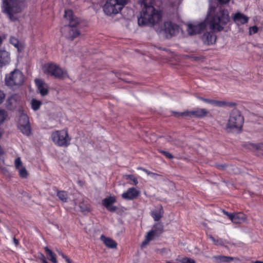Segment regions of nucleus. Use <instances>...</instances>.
Wrapping results in <instances>:
<instances>
[{
    "instance_id": "f257e3e1",
    "label": "nucleus",
    "mask_w": 263,
    "mask_h": 263,
    "mask_svg": "<svg viewBox=\"0 0 263 263\" xmlns=\"http://www.w3.org/2000/svg\"><path fill=\"white\" fill-rule=\"evenodd\" d=\"M140 2L143 8L138 19L139 26H153L161 20L160 11L153 6L154 0H140Z\"/></svg>"
},
{
    "instance_id": "f03ea898",
    "label": "nucleus",
    "mask_w": 263,
    "mask_h": 263,
    "mask_svg": "<svg viewBox=\"0 0 263 263\" xmlns=\"http://www.w3.org/2000/svg\"><path fill=\"white\" fill-rule=\"evenodd\" d=\"M215 11V7L210 6L208 14L212 15L210 20V27L214 31H220L230 20L229 12L227 10L222 8L216 12Z\"/></svg>"
},
{
    "instance_id": "7ed1b4c3",
    "label": "nucleus",
    "mask_w": 263,
    "mask_h": 263,
    "mask_svg": "<svg viewBox=\"0 0 263 263\" xmlns=\"http://www.w3.org/2000/svg\"><path fill=\"white\" fill-rule=\"evenodd\" d=\"M64 17L69 21V25L65 26L62 32L67 39L73 41L80 35V31L78 28L80 20L73 15V11L70 9L65 10Z\"/></svg>"
},
{
    "instance_id": "20e7f679",
    "label": "nucleus",
    "mask_w": 263,
    "mask_h": 263,
    "mask_svg": "<svg viewBox=\"0 0 263 263\" xmlns=\"http://www.w3.org/2000/svg\"><path fill=\"white\" fill-rule=\"evenodd\" d=\"M26 6L20 0H2V11L6 14L9 20L15 21L17 18L15 14L21 13L23 8Z\"/></svg>"
},
{
    "instance_id": "39448f33",
    "label": "nucleus",
    "mask_w": 263,
    "mask_h": 263,
    "mask_svg": "<svg viewBox=\"0 0 263 263\" xmlns=\"http://www.w3.org/2000/svg\"><path fill=\"white\" fill-rule=\"evenodd\" d=\"M24 80L25 77L22 72L18 69H15L6 74L5 84L9 88L15 89L22 85Z\"/></svg>"
},
{
    "instance_id": "423d86ee",
    "label": "nucleus",
    "mask_w": 263,
    "mask_h": 263,
    "mask_svg": "<svg viewBox=\"0 0 263 263\" xmlns=\"http://www.w3.org/2000/svg\"><path fill=\"white\" fill-rule=\"evenodd\" d=\"M243 117L240 112L237 109H234L230 114L229 119L227 124V128L230 129H241L243 124Z\"/></svg>"
},
{
    "instance_id": "0eeeda50",
    "label": "nucleus",
    "mask_w": 263,
    "mask_h": 263,
    "mask_svg": "<svg viewBox=\"0 0 263 263\" xmlns=\"http://www.w3.org/2000/svg\"><path fill=\"white\" fill-rule=\"evenodd\" d=\"M51 138L54 143L59 146L67 147L70 144L71 138L69 137L67 131L57 130L51 134Z\"/></svg>"
},
{
    "instance_id": "6e6552de",
    "label": "nucleus",
    "mask_w": 263,
    "mask_h": 263,
    "mask_svg": "<svg viewBox=\"0 0 263 263\" xmlns=\"http://www.w3.org/2000/svg\"><path fill=\"white\" fill-rule=\"evenodd\" d=\"M43 70L45 74H50L55 78L63 79L67 75L66 71L53 63L45 64Z\"/></svg>"
},
{
    "instance_id": "1a4fd4ad",
    "label": "nucleus",
    "mask_w": 263,
    "mask_h": 263,
    "mask_svg": "<svg viewBox=\"0 0 263 263\" xmlns=\"http://www.w3.org/2000/svg\"><path fill=\"white\" fill-rule=\"evenodd\" d=\"M173 113L176 117H179L180 116H187L191 118L195 117L197 118H202L207 116L208 111L206 109L197 108L195 110L192 111L186 110L181 112L173 111Z\"/></svg>"
},
{
    "instance_id": "9d476101",
    "label": "nucleus",
    "mask_w": 263,
    "mask_h": 263,
    "mask_svg": "<svg viewBox=\"0 0 263 263\" xmlns=\"http://www.w3.org/2000/svg\"><path fill=\"white\" fill-rule=\"evenodd\" d=\"M117 0H108L103 7V11L108 15L118 13L122 8L117 4Z\"/></svg>"
},
{
    "instance_id": "9b49d317",
    "label": "nucleus",
    "mask_w": 263,
    "mask_h": 263,
    "mask_svg": "<svg viewBox=\"0 0 263 263\" xmlns=\"http://www.w3.org/2000/svg\"><path fill=\"white\" fill-rule=\"evenodd\" d=\"M162 30L165 34L166 37L170 39L179 32V26L175 23L167 21L164 23Z\"/></svg>"
},
{
    "instance_id": "f8f14e48",
    "label": "nucleus",
    "mask_w": 263,
    "mask_h": 263,
    "mask_svg": "<svg viewBox=\"0 0 263 263\" xmlns=\"http://www.w3.org/2000/svg\"><path fill=\"white\" fill-rule=\"evenodd\" d=\"M197 98L198 99H199L205 103H208L211 104L214 106H218V107H221L228 106L229 107L232 108L236 105V103H234V102L209 99H206V98H203V97H200V96H197Z\"/></svg>"
},
{
    "instance_id": "ddd939ff",
    "label": "nucleus",
    "mask_w": 263,
    "mask_h": 263,
    "mask_svg": "<svg viewBox=\"0 0 263 263\" xmlns=\"http://www.w3.org/2000/svg\"><path fill=\"white\" fill-rule=\"evenodd\" d=\"M206 27L205 22H202L197 24H190L187 25V31L189 35H194L200 33Z\"/></svg>"
},
{
    "instance_id": "4468645a",
    "label": "nucleus",
    "mask_w": 263,
    "mask_h": 263,
    "mask_svg": "<svg viewBox=\"0 0 263 263\" xmlns=\"http://www.w3.org/2000/svg\"><path fill=\"white\" fill-rule=\"evenodd\" d=\"M140 192L135 187H131L122 194V197L127 200H133L137 198Z\"/></svg>"
},
{
    "instance_id": "2eb2a0df",
    "label": "nucleus",
    "mask_w": 263,
    "mask_h": 263,
    "mask_svg": "<svg viewBox=\"0 0 263 263\" xmlns=\"http://www.w3.org/2000/svg\"><path fill=\"white\" fill-rule=\"evenodd\" d=\"M10 62V53L5 50H0V68L9 64Z\"/></svg>"
},
{
    "instance_id": "dca6fc26",
    "label": "nucleus",
    "mask_w": 263,
    "mask_h": 263,
    "mask_svg": "<svg viewBox=\"0 0 263 263\" xmlns=\"http://www.w3.org/2000/svg\"><path fill=\"white\" fill-rule=\"evenodd\" d=\"M233 20L237 25H240L248 23L249 17L242 13L237 12L233 16Z\"/></svg>"
},
{
    "instance_id": "f3484780",
    "label": "nucleus",
    "mask_w": 263,
    "mask_h": 263,
    "mask_svg": "<svg viewBox=\"0 0 263 263\" xmlns=\"http://www.w3.org/2000/svg\"><path fill=\"white\" fill-rule=\"evenodd\" d=\"M35 82L40 93L42 96H46L48 93L49 91L47 86L43 80L35 79Z\"/></svg>"
},
{
    "instance_id": "a211bd4d",
    "label": "nucleus",
    "mask_w": 263,
    "mask_h": 263,
    "mask_svg": "<svg viewBox=\"0 0 263 263\" xmlns=\"http://www.w3.org/2000/svg\"><path fill=\"white\" fill-rule=\"evenodd\" d=\"M17 99L18 96L16 94L13 95L9 97L6 101V108L9 110L14 109L16 107Z\"/></svg>"
},
{
    "instance_id": "6ab92c4d",
    "label": "nucleus",
    "mask_w": 263,
    "mask_h": 263,
    "mask_svg": "<svg viewBox=\"0 0 263 263\" xmlns=\"http://www.w3.org/2000/svg\"><path fill=\"white\" fill-rule=\"evenodd\" d=\"M216 37L211 32H205L202 36V40L204 44L211 45L216 42Z\"/></svg>"
},
{
    "instance_id": "aec40b11",
    "label": "nucleus",
    "mask_w": 263,
    "mask_h": 263,
    "mask_svg": "<svg viewBox=\"0 0 263 263\" xmlns=\"http://www.w3.org/2000/svg\"><path fill=\"white\" fill-rule=\"evenodd\" d=\"M212 258L213 261L216 263L230 262L234 260L233 257L224 255L214 256Z\"/></svg>"
},
{
    "instance_id": "412c9836",
    "label": "nucleus",
    "mask_w": 263,
    "mask_h": 263,
    "mask_svg": "<svg viewBox=\"0 0 263 263\" xmlns=\"http://www.w3.org/2000/svg\"><path fill=\"white\" fill-rule=\"evenodd\" d=\"M101 239L104 243L109 248L115 249L117 248V243L112 239L106 237L103 235H101Z\"/></svg>"
},
{
    "instance_id": "4be33fe9",
    "label": "nucleus",
    "mask_w": 263,
    "mask_h": 263,
    "mask_svg": "<svg viewBox=\"0 0 263 263\" xmlns=\"http://www.w3.org/2000/svg\"><path fill=\"white\" fill-rule=\"evenodd\" d=\"M245 146L250 150L258 151L260 154L263 155V143L254 144L249 143L246 144Z\"/></svg>"
},
{
    "instance_id": "5701e85b",
    "label": "nucleus",
    "mask_w": 263,
    "mask_h": 263,
    "mask_svg": "<svg viewBox=\"0 0 263 263\" xmlns=\"http://www.w3.org/2000/svg\"><path fill=\"white\" fill-rule=\"evenodd\" d=\"M163 210L162 206H161L159 210H155L151 212V216L153 217L155 221H159L163 216Z\"/></svg>"
},
{
    "instance_id": "b1692460",
    "label": "nucleus",
    "mask_w": 263,
    "mask_h": 263,
    "mask_svg": "<svg viewBox=\"0 0 263 263\" xmlns=\"http://www.w3.org/2000/svg\"><path fill=\"white\" fill-rule=\"evenodd\" d=\"M246 219V215L242 213H236L234 215L232 222L234 223H241L244 222Z\"/></svg>"
},
{
    "instance_id": "393cba45",
    "label": "nucleus",
    "mask_w": 263,
    "mask_h": 263,
    "mask_svg": "<svg viewBox=\"0 0 263 263\" xmlns=\"http://www.w3.org/2000/svg\"><path fill=\"white\" fill-rule=\"evenodd\" d=\"M17 127L24 135L29 136L31 134V127L30 124L27 125H21L20 126H17Z\"/></svg>"
},
{
    "instance_id": "a878e982",
    "label": "nucleus",
    "mask_w": 263,
    "mask_h": 263,
    "mask_svg": "<svg viewBox=\"0 0 263 263\" xmlns=\"http://www.w3.org/2000/svg\"><path fill=\"white\" fill-rule=\"evenodd\" d=\"M116 202V199L114 196H109L104 198L102 200V204L106 208L110 206L112 204Z\"/></svg>"
},
{
    "instance_id": "bb28decb",
    "label": "nucleus",
    "mask_w": 263,
    "mask_h": 263,
    "mask_svg": "<svg viewBox=\"0 0 263 263\" xmlns=\"http://www.w3.org/2000/svg\"><path fill=\"white\" fill-rule=\"evenodd\" d=\"M27 124H30L29 117L26 114L23 113L20 116L17 126Z\"/></svg>"
},
{
    "instance_id": "cd10ccee",
    "label": "nucleus",
    "mask_w": 263,
    "mask_h": 263,
    "mask_svg": "<svg viewBox=\"0 0 263 263\" xmlns=\"http://www.w3.org/2000/svg\"><path fill=\"white\" fill-rule=\"evenodd\" d=\"M152 230L154 231L157 236H159L163 232V226L160 222L156 223L153 226Z\"/></svg>"
},
{
    "instance_id": "c85d7f7f",
    "label": "nucleus",
    "mask_w": 263,
    "mask_h": 263,
    "mask_svg": "<svg viewBox=\"0 0 263 263\" xmlns=\"http://www.w3.org/2000/svg\"><path fill=\"white\" fill-rule=\"evenodd\" d=\"M44 250L49 257V259L52 262V263H57L55 254L47 247L44 248Z\"/></svg>"
},
{
    "instance_id": "c756f323",
    "label": "nucleus",
    "mask_w": 263,
    "mask_h": 263,
    "mask_svg": "<svg viewBox=\"0 0 263 263\" xmlns=\"http://www.w3.org/2000/svg\"><path fill=\"white\" fill-rule=\"evenodd\" d=\"M57 196L63 202H66L68 199V194L66 191H61L57 192Z\"/></svg>"
},
{
    "instance_id": "7c9ffc66",
    "label": "nucleus",
    "mask_w": 263,
    "mask_h": 263,
    "mask_svg": "<svg viewBox=\"0 0 263 263\" xmlns=\"http://www.w3.org/2000/svg\"><path fill=\"white\" fill-rule=\"evenodd\" d=\"M41 104H42V102L40 101H39V100H37L34 99H33L31 100L32 108L34 110H38L40 108Z\"/></svg>"
},
{
    "instance_id": "2f4dec72",
    "label": "nucleus",
    "mask_w": 263,
    "mask_h": 263,
    "mask_svg": "<svg viewBox=\"0 0 263 263\" xmlns=\"http://www.w3.org/2000/svg\"><path fill=\"white\" fill-rule=\"evenodd\" d=\"M79 207L81 209V211L83 213H88L90 212L89 205L85 203L84 202H80Z\"/></svg>"
},
{
    "instance_id": "473e14b6",
    "label": "nucleus",
    "mask_w": 263,
    "mask_h": 263,
    "mask_svg": "<svg viewBox=\"0 0 263 263\" xmlns=\"http://www.w3.org/2000/svg\"><path fill=\"white\" fill-rule=\"evenodd\" d=\"M186 57L191 59L193 61H203L205 59V57L203 55H196L194 54L187 55Z\"/></svg>"
},
{
    "instance_id": "72a5a7b5",
    "label": "nucleus",
    "mask_w": 263,
    "mask_h": 263,
    "mask_svg": "<svg viewBox=\"0 0 263 263\" xmlns=\"http://www.w3.org/2000/svg\"><path fill=\"white\" fill-rule=\"evenodd\" d=\"M209 238L211 239V240L214 242V243L215 245H217V246H218V245L222 246V245H224L223 240L222 239H221V238H219V239H216L212 235H210L209 236Z\"/></svg>"
},
{
    "instance_id": "f704fd0d",
    "label": "nucleus",
    "mask_w": 263,
    "mask_h": 263,
    "mask_svg": "<svg viewBox=\"0 0 263 263\" xmlns=\"http://www.w3.org/2000/svg\"><path fill=\"white\" fill-rule=\"evenodd\" d=\"M10 42L11 44L14 45V46L16 47L18 49V50H19L20 43L17 39L14 37H11L10 39Z\"/></svg>"
},
{
    "instance_id": "c9c22d12",
    "label": "nucleus",
    "mask_w": 263,
    "mask_h": 263,
    "mask_svg": "<svg viewBox=\"0 0 263 263\" xmlns=\"http://www.w3.org/2000/svg\"><path fill=\"white\" fill-rule=\"evenodd\" d=\"M19 175L23 178H26L28 175V172L25 168L23 167L20 170Z\"/></svg>"
},
{
    "instance_id": "e433bc0d",
    "label": "nucleus",
    "mask_w": 263,
    "mask_h": 263,
    "mask_svg": "<svg viewBox=\"0 0 263 263\" xmlns=\"http://www.w3.org/2000/svg\"><path fill=\"white\" fill-rule=\"evenodd\" d=\"M155 236H156V234L154 233V231L152 230L149 231L146 236L147 241H151L153 240Z\"/></svg>"
},
{
    "instance_id": "4c0bfd02",
    "label": "nucleus",
    "mask_w": 263,
    "mask_h": 263,
    "mask_svg": "<svg viewBox=\"0 0 263 263\" xmlns=\"http://www.w3.org/2000/svg\"><path fill=\"white\" fill-rule=\"evenodd\" d=\"M125 177L127 179H129L133 181L134 185H136L138 183L137 179L133 175H126Z\"/></svg>"
},
{
    "instance_id": "58836bf2",
    "label": "nucleus",
    "mask_w": 263,
    "mask_h": 263,
    "mask_svg": "<svg viewBox=\"0 0 263 263\" xmlns=\"http://www.w3.org/2000/svg\"><path fill=\"white\" fill-rule=\"evenodd\" d=\"M180 261L181 263H196L195 260L188 257H183L180 260Z\"/></svg>"
},
{
    "instance_id": "ea45409f",
    "label": "nucleus",
    "mask_w": 263,
    "mask_h": 263,
    "mask_svg": "<svg viewBox=\"0 0 263 263\" xmlns=\"http://www.w3.org/2000/svg\"><path fill=\"white\" fill-rule=\"evenodd\" d=\"M59 254L61 255L63 258L65 259V261L67 263H72L71 260L66 256L63 253H62L61 251L57 250Z\"/></svg>"
},
{
    "instance_id": "a19ab883",
    "label": "nucleus",
    "mask_w": 263,
    "mask_h": 263,
    "mask_svg": "<svg viewBox=\"0 0 263 263\" xmlns=\"http://www.w3.org/2000/svg\"><path fill=\"white\" fill-rule=\"evenodd\" d=\"M258 31V28L256 26L250 27L249 28V34L250 35H251L252 34H255L257 33Z\"/></svg>"
},
{
    "instance_id": "79ce46f5",
    "label": "nucleus",
    "mask_w": 263,
    "mask_h": 263,
    "mask_svg": "<svg viewBox=\"0 0 263 263\" xmlns=\"http://www.w3.org/2000/svg\"><path fill=\"white\" fill-rule=\"evenodd\" d=\"M160 152L163 155H164L166 157L171 159H173L174 158L173 156L172 155V154H171V153L166 152V151H160Z\"/></svg>"
},
{
    "instance_id": "37998d69",
    "label": "nucleus",
    "mask_w": 263,
    "mask_h": 263,
    "mask_svg": "<svg viewBox=\"0 0 263 263\" xmlns=\"http://www.w3.org/2000/svg\"><path fill=\"white\" fill-rule=\"evenodd\" d=\"M6 98V94L4 91L0 89V105L4 101Z\"/></svg>"
},
{
    "instance_id": "c03bdc74",
    "label": "nucleus",
    "mask_w": 263,
    "mask_h": 263,
    "mask_svg": "<svg viewBox=\"0 0 263 263\" xmlns=\"http://www.w3.org/2000/svg\"><path fill=\"white\" fill-rule=\"evenodd\" d=\"M22 163L20 157L17 158L15 160V165L16 168H18L22 166Z\"/></svg>"
},
{
    "instance_id": "a18cd8bd",
    "label": "nucleus",
    "mask_w": 263,
    "mask_h": 263,
    "mask_svg": "<svg viewBox=\"0 0 263 263\" xmlns=\"http://www.w3.org/2000/svg\"><path fill=\"white\" fill-rule=\"evenodd\" d=\"M116 1L117 4L120 5L122 9L127 3V0H117Z\"/></svg>"
},
{
    "instance_id": "49530a36",
    "label": "nucleus",
    "mask_w": 263,
    "mask_h": 263,
    "mask_svg": "<svg viewBox=\"0 0 263 263\" xmlns=\"http://www.w3.org/2000/svg\"><path fill=\"white\" fill-rule=\"evenodd\" d=\"M1 172L6 176L9 175L8 170L5 167H0Z\"/></svg>"
},
{
    "instance_id": "de8ad7c7",
    "label": "nucleus",
    "mask_w": 263,
    "mask_h": 263,
    "mask_svg": "<svg viewBox=\"0 0 263 263\" xmlns=\"http://www.w3.org/2000/svg\"><path fill=\"white\" fill-rule=\"evenodd\" d=\"M223 213L228 216V217L229 218V219L232 221L233 219V217L234 216V214L233 213H229L228 212H226L225 211H223Z\"/></svg>"
},
{
    "instance_id": "09e8293b",
    "label": "nucleus",
    "mask_w": 263,
    "mask_h": 263,
    "mask_svg": "<svg viewBox=\"0 0 263 263\" xmlns=\"http://www.w3.org/2000/svg\"><path fill=\"white\" fill-rule=\"evenodd\" d=\"M223 213L228 216V217L229 218V219L232 221L233 219V217L234 216V214L233 213H229L228 212H226L225 211H223Z\"/></svg>"
},
{
    "instance_id": "8fccbe9b",
    "label": "nucleus",
    "mask_w": 263,
    "mask_h": 263,
    "mask_svg": "<svg viewBox=\"0 0 263 263\" xmlns=\"http://www.w3.org/2000/svg\"><path fill=\"white\" fill-rule=\"evenodd\" d=\"M223 213L228 216V217L229 218V219L232 221L233 219V217L234 216V214L233 213H229L228 212H226L225 211H223Z\"/></svg>"
},
{
    "instance_id": "3c124183",
    "label": "nucleus",
    "mask_w": 263,
    "mask_h": 263,
    "mask_svg": "<svg viewBox=\"0 0 263 263\" xmlns=\"http://www.w3.org/2000/svg\"><path fill=\"white\" fill-rule=\"evenodd\" d=\"M107 210L111 212H115L117 209L118 207L114 205H110V206L108 207V208H106Z\"/></svg>"
},
{
    "instance_id": "603ef678",
    "label": "nucleus",
    "mask_w": 263,
    "mask_h": 263,
    "mask_svg": "<svg viewBox=\"0 0 263 263\" xmlns=\"http://www.w3.org/2000/svg\"><path fill=\"white\" fill-rule=\"evenodd\" d=\"M139 169L142 170L143 171L145 172L148 175H158L157 174L153 173V172H151L148 171L147 170H146L145 168L140 167V168H139Z\"/></svg>"
},
{
    "instance_id": "864d4df0",
    "label": "nucleus",
    "mask_w": 263,
    "mask_h": 263,
    "mask_svg": "<svg viewBox=\"0 0 263 263\" xmlns=\"http://www.w3.org/2000/svg\"><path fill=\"white\" fill-rule=\"evenodd\" d=\"M217 168H218L220 170H224L227 167V165L226 164H218L216 165Z\"/></svg>"
},
{
    "instance_id": "5fc2aeb1",
    "label": "nucleus",
    "mask_w": 263,
    "mask_h": 263,
    "mask_svg": "<svg viewBox=\"0 0 263 263\" xmlns=\"http://www.w3.org/2000/svg\"><path fill=\"white\" fill-rule=\"evenodd\" d=\"M220 4H228L230 0H218Z\"/></svg>"
},
{
    "instance_id": "6e6d98bb",
    "label": "nucleus",
    "mask_w": 263,
    "mask_h": 263,
    "mask_svg": "<svg viewBox=\"0 0 263 263\" xmlns=\"http://www.w3.org/2000/svg\"><path fill=\"white\" fill-rule=\"evenodd\" d=\"M150 241H147V238H146L144 241H143L141 244V247H143L146 246Z\"/></svg>"
},
{
    "instance_id": "4d7b16f0",
    "label": "nucleus",
    "mask_w": 263,
    "mask_h": 263,
    "mask_svg": "<svg viewBox=\"0 0 263 263\" xmlns=\"http://www.w3.org/2000/svg\"><path fill=\"white\" fill-rule=\"evenodd\" d=\"M40 259L43 261V260L46 259V257L45 255L42 253H40Z\"/></svg>"
},
{
    "instance_id": "13d9d810",
    "label": "nucleus",
    "mask_w": 263,
    "mask_h": 263,
    "mask_svg": "<svg viewBox=\"0 0 263 263\" xmlns=\"http://www.w3.org/2000/svg\"><path fill=\"white\" fill-rule=\"evenodd\" d=\"M13 241L16 246H17L18 244V240L15 237L13 238Z\"/></svg>"
},
{
    "instance_id": "bf43d9fd",
    "label": "nucleus",
    "mask_w": 263,
    "mask_h": 263,
    "mask_svg": "<svg viewBox=\"0 0 263 263\" xmlns=\"http://www.w3.org/2000/svg\"><path fill=\"white\" fill-rule=\"evenodd\" d=\"M21 3H22L23 4H25L26 5V0H20Z\"/></svg>"
},
{
    "instance_id": "052dcab7",
    "label": "nucleus",
    "mask_w": 263,
    "mask_h": 263,
    "mask_svg": "<svg viewBox=\"0 0 263 263\" xmlns=\"http://www.w3.org/2000/svg\"><path fill=\"white\" fill-rule=\"evenodd\" d=\"M254 263H263V261L256 260L254 262Z\"/></svg>"
},
{
    "instance_id": "680f3d73",
    "label": "nucleus",
    "mask_w": 263,
    "mask_h": 263,
    "mask_svg": "<svg viewBox=\"0 0 263 263\" xmlns=\"http://www.w3.org/2000/svg\"><path fill=\"white\" fill-rule=\"evenodd\" d=\"M42 263H48V262H47V261L46 259L43 260Z\"/></svg>"
}]
</instances>
